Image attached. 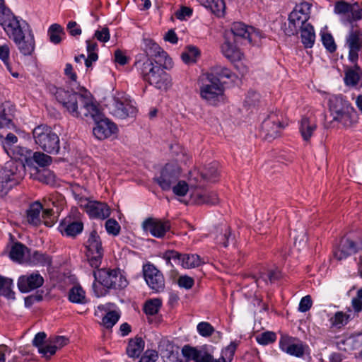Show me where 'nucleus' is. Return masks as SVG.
Listing matches in <instances>:
<instances>
[{
    "label": "nucleus",
    "instance_id": "34",
    "mask_svg": "<svg viewBox=\"0 0 362 362\" xmlns=\"http://www.w3.org/2000/svg\"><path fill=\"white\" fill-rule=\"evenodd\" d=\"M159 351L166 362H183L179 358L177 352L173 351V346L168 341L161 342L159 344Z\"/></svg>",
    "mask_w": 362,
    "mask_h": 362
},
{
    "label": "nucleus",
    "instance_id": "58",
    "mask_svg": "<svg viewBox=\"0 0 362 362\" xmlns=\"http://www.w3.org/2000/svg\"><path fill=\"white\" fill-rule=\"evenodd\" d=\"M158 358V354L155 350H146L139 362H155Z\"/></svg>",
    "mask_w": 362,
    "mask_h": 362
},
{
    "label": "nucleus",
    "instance_id": "47",
    "mask_svg": "<svg viewBox=\"0 0 362 362\" xmlns=\"http://www.w3.org/2000/svg\"><path fill=\"white\" fill-rule=\"evenodd\" d=\"M161 305L162 302L160 299H150L145 303L144 311L146 315H154L158 313Z\"/></svg>",
    "mask_w": 362,
    "mask_h": 362
},
{
    "label": "nucleus",
    "instance_id": "52",
    "mask_svg": "<svg viewBox=\"0 0 362 362\" xmlns=\"http://www.w3.org/2000/svg\"><path fill=\"white\" fill-rule=\"evenodd\" d=\"M173 193L178 197H185L189 191V185L184 180H178L171 188Z\"/></svg>",
    "mask_w": 362,
    "mask_h": 362
},
{
    "label": "nucleus",
    "instance_id": "3",
    "mask_svg": "<svg viewBox=\"0 0 362 362\" xmlns=\"http://www.w3.org/2000/svg\"><path fill=\"white\" fill-rule=\"evenodd\" d=\"M234 74L228 68L219 65L211 67L206 74L205 84V102L214 106L226 101L224 95L225 79H230Z\"/></svg>",
    "mask_w": 362,
    "mask_h": 362
},
{
    "label": "nucleus",
    "instance_id": "37",
    "mask_svg": "<svg viewBox=\"0 0 362 362\" xmlns=\"http://www.w3.org/2000/svg\"><path fill=\"white\" fill-rule=\"evenodd\" d=\"M301 31V42L306 48H311L315 40V33L313 26L310 23L300 28Z\"/></svg>",
    "mask_w": 362,
    "mask_h": 362
},
{
    "label": "nucleus",
    "instance_id": "15",
    "mask_svg": "<svg viewBox=\"0 0 362 362\" xmlns=\"http://www.w3.org/2000/svg\"><path fill=\"white\" fill-rule=\"evenodd\" d=\"M279 349L287 354L296 358H303L310 354L309 346L296 338L282 335L279 339Z\"/></svg>",
    "mask_w": 362,
    "mask_h": 362
},
{
    "label": "nucleus",
    "instance_id": "29",
    "mask_svg": "<svg viewBox=\"0 0 362 362\" xmlns=\"http://www.w3.org/2000/svg\"><path fill=\"white\" fill-rule=\"evenodd\" d=\"M83 229V224L81 221L70 219L64 220L59 225V230L63 235L69 237H75L80 234Z\"/></svg>",
    "mask_w": 362,
    "mask_h": 362
},
{
    "label": "nucleus",
    "instance_id": "23",
    "mask_svg": "<svg viewBox=\"0 0 362 362\" xmlns=\"http://www.w3.org/2000/svg\"><path fill=\"white\" fill-rule=\"evenodd\" d=\"M225 41L221 45V52L225 57L230 62H238L242 59L243 53L238 47V41L234 40L231 35L225 34Z\"/></svg>",
    "mask_w": 362,
    "mask_h": 362
},
{
    "label": "nucleus",
    "instance_id": "46",
    "mask_svg": "<svg viewBox=\"0 0 362 362\" xmlns=\"http://www.w3.org/2000/svg\"><path fill=\"white\" fill-rule=\"evenodd\" d=\"M219 172L217 162L211 163L205 170V182L214 183L218 180Z\"/></svg>",
    "mask_w": 362,
    "mask_h": 362
},
{
    "label": "nucleus",
    "instance_id": "61",
    "mask_svg": "<svg viewBox=\"0 0 362 362\" xmlns=\"http://www.w3.org/2000/svg\"><path fill=\"white\" fill-rule=\"evenodd\" d=\"M177 284L181 288L189 289L194 285V279L187 275L181 276L177 280Z\"/></svg>",
    "mask_w": 362,
    "mask_h": 362
},
{
    "label": "nucleus",
    "instance_id": "63",
    "mask_svg": "<svg viewBox=\"0 0 362 362\" xmlns=\"http://www.w3.org/2000/svg\"><path fill=\"white\" fill-rule=\"evenodd\" d=\"M40 180L49 185H54L56 182L55 175L50 171H45L40 175Z\"/></svg>",
    "mask_w": 362,
    "mask_h": 362
},
{
    "label": "nucleus",
    "instance_id": "56",
    "mask_svg": "<svg viewBox=\"0 0 362 362\" xmlns=\"http://www.w3.org/2000/svg\"><path fill=\"white\" fill-rule=\"evenodd\" d=\"M18 138L15 134L9 133L6 135L3 146L5 151L9 156H12L9 152L11 151V146L16 144Z\"/></svg>",
    "mask_w": 362,
    "mask_h": 362
},
{
    "label": "nucleus",
    "instance_id": "40",
    "mask_svg": "<svg viewBox=\"0 0 362 362\" xmlns=\"http://www.w3.org/2000/svg\"><path fill=\"white\" fill-rule=\"evenodd\" d=\"M10 46L8 44H3L0 45V60L5 65L6 69L11 73V74L15 77L18 78L19 74L18 72H13V69L11 64V58H10Z\"/></svg>",
    "mask_w": 362,
    "mask_h": 362
},
{
    "label": "nucleus",
    "instance_id": "32",
    "mask_svg": "<svg viewBox=\"0 0 362 362\" xmlns=\"http://www.w3.org/2000/svg\"><path fill=\"white\" fill-rule=\"evenodd\" d=\"M183 357L187 361L204 362L202 350L189 344L184 345L181 350Z\"/></svg>",
    "mask_w": 362,
    "mask_h": 362
},
{
    "label": "nucleus",
    "instance_id": "12",
    "mask_svg": "<svg viewBox=\"0 0 362 362\" xmlns=\"http://www.w3.org/2000/svg\"><path fill=\"white\" fill-rule=\"evenodd\" d=\"M142 49L146 54V59H153L156 64H160L164 69H171L173 67L172 59L165 51L151 39H144Z\"/></svg>",
    "mask_w": 362,
    "mask_h": 362
},
{
    "label": "nucleus",
    "instance_id": "44",
    "mask_svg": "<svg viewBox=\"0 0 362 362\" xmlns=\"http://www.w3.org/2000/svg\"><path fill=\"white\" fill-rule=\"evenodd\" d=\"M47 33L50 42L54 45L59 44L62 40V36L65 35L63 28L57 23L50 25Z\"/></svg>",
    "mask_w": 362,
    "mask_h": 362
},
{
    "label": "nucleus",
    "instance_id": "4",
    "mask_svg": "<svg viewBox=\"0 0 362 362\" xmlns=\"http://www.w3.org/2000/svg\"><path fill=\"white\" fill-rule=\"evenodd\" d=\"M95 281L108 289H122L127 286L128 281L118 269H101L93 271ZM93 289L97 297L105 295L103 289L98 288L96 282L93 284Z\"/></svg>",
    "mask_w": 362,
    "mask_h": 362
},
{
    "label": "nucleus",
    "instance_id": "53",
    "mask_svg": "<svg viewBox=\"0 0 362 362\" xmlns=\"http://www.w3.org/2000/svg\"><path fill=\"white\" fill-rule=\"evenodd\" d=\"M32 159L41 167L47 166L52 163V158L42 152H35L33 154Z\"/></svg>",
    "mask_w": 362,
    "mask_h": 362
},
{
    "label": "nucleus",
    "instance_id": "21",
    "mask_svg": "<svg viewBox=\"0 0 362 362\" xmlns=\"http://www.w3.org/2000/svg\"><path fill=\"white\" fill-rule=\"evenodd\" d=\"M143 228L153 237L161 238L170 229V223L168 220H159L149 218L144 221Z\"/></svg>",
    "mask_w": 362,
    "mask_h": 362
},
{
    "label": "nucleus",
    "instance_id": "24",
    "mask_svg": "<svg viewBox=\"0 0 362 362\" xmlns=\"http://www.w3.org/2000/svg\"><path fill=\"white\" fill-rule=\"evenodd\" d=\"M165 69L163 66L157 69L156 72L151 77L148 78L146 83L157 89L167 90L172 86V80L170 76Z\"/></svg>",
    "mask_w": 362,
    "mask_h": 362
},
{
    "label": "nucleus",
    "instance_id": "14",
    "mask_svg": "<svg viewBox=\"0 0 362 362\" xmlns=\"http://www.w3.org/2000/svg\"><path fill=\"white\" fill-rule=\"evenodd\" d=\"M181 169L175 163L166 164L154 180L163 191H169L180 176Z\"/></svg>",
    "mask_w": 362,
    "mask_h": 362
},
{
    "label": "nucleus",
    "instance_id": "31",
    "mask_svg": "<svg viewBox=\"0 0 362 362\" xmlns=\"http://www.w3.org/2000/svg\"><path fill=\"white\" fill-rule=\"evenodd\" d=\"M351 310L348 309V313L343 311L336 312L332 317L329 319L332 328L340 329L345 327L354 317L351 316Z\"/></svg>",
    "mask_w": 362,
    "mask_h": 362
},
{
    "label": "nucleus",
    "instance_id": "33",
    "mask_svg": "<svg viewBox=\"0 0 362 362\" xmlns=\"http://www.w3.org/2000/svg\"><path fill=\"white\" fill-rule=\"evenodd\" d=\"M353 64V68H348L344 71V81L345 85L349 87L356 86L360 80L361 68L357 62Z\"/></svg>",
    "mask_w": 362,
    "mask_h": 362
},
{
    "label": "nucleus",
    "instance_id": "45",
    "mask_svg": "<svg viewBox=\"0 0 362 362\" xmlns=\"http://www.w3.org/2000/svg\"><path fill=\"white\" fill-rule=\"evenodd\" d=\"M205 8L218 16H223L225 11V4L223 0H206Z\"/></svg>",
    "mask_w": 362,
    "mask_h": 362
},
{
    "label": "nucleus",
    "instance_id": "13",
    "mask_svg": "<svg viewBox=\"0 0 362 362\" xmlns=\"http://www.w3.org/2000/svg\"><path fill=\"white\" fill-rule=\"evenodd\" d=\"M226 35H231L234 40H243L252 45L257 44L262 37L260 31L241 22L233 23L230 31L226 32Z\"/></svg>",
    "mask_w": 362,
    "mask_h": 362
},
{
    "label": "nucleus",
    "instance_id": "30",
    "mask_svg": "<svg viewBox=\"0 0 362 362\" xmlns=\"http://www.w3.org/2000/svg\"><path fill=\"white\" fill-rule=\"evenodd\" d=\"M42 210V205L39 202H35L31 204L26 211V216L25 217V221L31 226H37L41 222V211Z\"/></svg>",
    "mask_w": 362,
    "mask_h": 362
},
{
    "label": "nucleus",
    "instance_id": "28",
    "mask_svg": "<svg viewBox=\"0 0 362 362\" xmlns=\"http://www.w3.org/2000/svg\"><path fill=\"white\" fill-rule=\"evenodd\" d=\"M358 250V245L356 242L345 238L341 240L339 249L334 252V257L338 260H341L356 253Z\"/></svg>",
    "mask_w": 362,
    "mask_h": 362
},
{
    "label": "nucleus",
    "instance_id": "27",
    "mask_svg": "<svg viewBox=\"0 0 362 362\" xmlns=\"http://www.w3.org/2000/svg\"><path fill=\"white\" fill-rule=\"evenodd\" d=\"M135 66L139 75L145 82L148 81V78L151 77L157 69L162 67L160 64H155L151 59H146L144 62L138 60L135 62Z\"/></svg>",
    "mask_w": 362,
    "mask_h": 362
},
{
    "label": "nucleus",
    "instance_id": "18",
    "mask_svg": "<svg viewBox=\"0 0 362 362\" xmlns=\"http://www.w3.org/2000/svg\"><path fill=\"white\" fill-rule=\"evenodd\" d=\"M345 46L349 50V61L351 63H356L358 60L359 52L362 51V32L358 30H351L346 37Z\"/></svg>",
    "mask_w": 362,
    "mask_h": 362
},
{
    "label": "nucleus",
    "instance_id": "26",
    "mask_svg": "<svg viewBox=\"0 0 362 362\" xmlns=\"http://www.w3.org/2000/svg\"><path fill=\"white\" fill-rule=\"evenodd\" d=\"M317 127L316 119L313 116H304L300 121L299 132L303 141L308 142Z\"/></svg>",
    "mask_w": 362,
    "mask_h": 362
},
{
    "label": "nucleus",
    "instance_id": "38",
    "mask_svg": "<svg viewBox=\"0 0 362 362\" xmlns=\"http://www.w3.org/2000/svg\"><path fill=\"white\" fill-rule=\"evenodd\" d=\"M222 332L217 330L210 323L205 322V344H217L222 339Z\"/></svg>",
    "mask_w": 362,
    "mask_h": 362
},
{
    "label": "nucleus",
    "instance_id": "60",
    "mask_svg": "<svg viewBox=\"0 0 362 362\" xmlns=\"http://www.w3.org/2000/svg\"><path fill=\"white\" fill-rule=\"evenodd\" d=\"M16 154L21 156L18 158L19 159H23L27 163H28L30 158V155L31 154V151H29L25 148L18 147L16 150L13 151V156H16Z\"/></svg>",
    "mask_w": 362,
    "mask_h": 362
},
{
    "label": "nucleus",
    "instance_id": "2",
    "mask_svg": "<svg viewBox=\"0 0 362 362\" xmlns=\"http://www.w3.org/2000/svg\"><path fill=\"white\" fill-rule=\"evenodd\" d=\"M0 25L22 54H32L35 50V41L34 34L28 23L22 19H18L11 10L5 6L0 9Z\"/></svg>",
    "mask_w": 362,
    "mask_h": 362
},
{
    "label": "nucleus",
    "instance_id": "8",
    "mask_svg": "<svg viewBox=\"0 0 362 362\" xmlns=\"http://www.w3.org/2000/svg\"><path fill=\"white\" fill-rule=\"evenodd\" d=\"M107 107L112 115L119 119L134 117L136 112L134 102L124 93H116Z\"/></svg>",
    "mask_w": 362,
    "mask_h": 362
},
{
    "label": "nucleus",
    "instance_id": "49",
    "mask_svg": "<svg viewBox=\"0 0 362 362\" xmlns=\"http://www.w3.org/2000/svg\"><path fill=\"white\" fill-rule=\"evenodd\" d=\"M6 110L5 105L0 106V128H10L13 126V115L11 113L6 112Z\"/></svg>",
    "mask_w": 362,
    "mask_h": 362
},
{
    "label": "nucleus",
    "instance_id": "42",
    "mask_svg": "<svg viewBox=\"0 0 362 362\" xmlns=\"http://www.w3.org/2000/svg\"><path fill=\"white\" fill-rule=\"evenodd\" d=\"M28 261L30 264L35 266H49L52 263L49 256L39 251L29 252Z\"/></svg>",
    "mask_w": 362,
    "mask_h": 362
},
{
    "label": "nucleus",
    "instance_id": "41",
    "mask_svg": "<svg viewBox=\"0 0 362 362\" xmlns=\"http://www.w3.org/2000/svg\"><path fill=\"white\" fill-rule=\"evenodd\" d=\"M13 282L11 279L0 275V296L8 299H15V293L13 291Z\"/></svg>",
    "mask_w": 362,
    "mask_h": 362
},
{
    "label": "nucleus",
    "instance_id": "62",
    "mask_svg": "<svg viewBox=\"0 0 362 362\" xmlns=\"http://www.w3.org/2000/svg\"><path fill=\"white\" fill-rule=\"evenodd\" d=\"M214 350V346L211 344H205V362H224L223 358L221 357L218 359H215L211 356V353Z\"/></svg>",
    "mask_w": 362,
    "mask_h": 362
},
{
    "label": "nucleus",
    "instance_id": "64",
    "mask_svg": "<svg viewBox=\"0 0 362 362\" xmlns=\"http://www.w3.org/2000/svg\"><path fill=\"white\" fill-rule=\"evenodd\" d=\"M95 37L101 42H106L110 40L109 29L106 27L103 28L100 30H96Z\"/></svg>",
    "mask_w": 362,
    "mask_h": 362
},
{
    "label": "nucleus",
    "instance_id": "10",
    "mask_svg": "<svg viewBox=\"0 0 362 362\" xmlns=\"http://www.w3.org/2000/svg\"><path fill=\"white\" fill-rule=\"evenodd\" d=\"M311 4L302 2L297 4L288 16V25L285 30L287 35L291 36L298 33L300 28L308 25L310 18Z\"/></svg>",
    "mask_w": 362,
    "mask_h": 362
},
{
    "label": "nucleus",
    "instance_id": "36",
    "mask_svg": "<svg viewBox=\"0 0 362 362\" xmlns=\"http://www.w3.org/2000/svg\"><path fill=\"white\" fill-rule=\"evenodd\" d=\"M29 249L21 243H15L9 252V257L14 262L22 263L26 253L29 254Z\"/></svg>",
    "mask_w": 362,
    "mask_h": 362
},
{
    "label": "nucleus",
    "instance_id": "20",
    "mask_svg": "<svg viewBox=\"0 0 362 362\" xmlns=\"http://www.w3.org/2000/svg\"><path fill=\"white\" fill-rule=\"evenodd\" d=\"M43 284L44 279L37 272L22 275L18 279V287L21 293H28L37 289Z\"/></svg>",
    "mask_w": 362,
    "mask_h": 362
},
{
    "label": "nucleus",
    "instance_id": "1",
    "mask_svg": "<svg viewBox=\"0 0 362 362\" xmlns=\"http://www.w3.org/2000/svg\"><path fill=\"white\" fill-rule=\"evenodd\" d=\"M54 95L58 103L72 117L92 119L95 122L93 133L98 139L103 140L117 133V125L108 119L102 118L101 110L85 88H81L78 92L57 88Z\"/></svg>",
    "mask_w": 362,
    "mask_h": 362
},
{
    "label": "nucleus",
    "instance_id": "11",
    "mask_svg": "<svg viewBox=\"0 0 362 362\" xmlns=\"http://www.w3.org/2000/svg\"><path fill=\"white\" fill-rule=\"evenodd\" d=\"M86 259L93 269H98L103 258L104 250L100 236L95 230L90 233L86 242Z\"/></svg>",
    "mask_w": 362,
    "mask_h": 362
},
{
    "label": "nucleus",
    "instance_id": "9",
    "mask_svg": "<svg viewBox=\"0 0 362 362\" xmlns=\"http://www.w3.org/2000/svg\"><path fill=\"white\" fill-rule=\"evenodd\" d=\"M334 12L342 24L352 25L362 20V3L339 1L334 4Z\"/></svg>",
    "mask_w": 362,
    "mask_h": 362
},
{
    "label": "nucleus",
    "instance_id": "7",
    "mask_svg": "<svg viewBox=\"0 0 362 362\" xmlns=\"http://www.w3.org/2000/svg\"><path fill=\"white\" fill-rule=\"evenodd\" d=\"M35 143L44 151L50 154H57L60 149L59 138L47 125H39L33 130Z\"/></svg>",
    "mask_w": 362,
    "mask_h": 362
},
{
    "label": "nucleus",
    "instance_id": "55",
    "mask_svg": "<svg viewBox=\"0 0 362 362\" xmlns=\"http://www.w3.org/2000/svg\"><path fill=\"white\" fill-rule=\"evenodd\" d=\"M105 228L108 234L117 235L120 231V226L118 222L112 218L108 219L105 223Z\"/></svg>",
    "mask_w": 362,
    "mask_h": 362
},
{
    "label": "nucleus",
    "instance_id": "48",
    "mask_svg": "<svg viewBox=\"0 0 362 362\" xmlns=\"http://www.w3.org/2000/svg\"><path fill=\"white\" fill-rule=\"evenodd\" d=\"M256 341L261 345H268L274 342L276 339V335L274 332H264L256 336Z\"/></svg>",
    "mask_w": 362,
    "mask_h": 362
},
{
    "label": "nucleus",
    "instance_id": "43",
    "mask_svg": "<svg viewBox=\"0 0 362 362\" xmlns=\"http://www.w3.org/2000/svg\"><path fill=\"white\" fill-rule=\"evenodd\" d=\"M69 300L74 303L85 304L87 302L86 293L79 286L71 288L69 292Z\"/></svg>",
    "mask_w": 362,
    "mask_h": 362
},
{
    "label": "nucleus",
    "instance_id": "51",
    "mask_svg": "<svg viewBox=\"0 0 362 362\" xmlns=\"http://www.w3.org/2000/svg\"><path fill=\"white\" fill-rule=\"evenodd\" d=\"M238 346L237 341H232L228 346L221 351V358H223L224 362H231L235 350Z\"/></svg>",
    "mask_w": 362,
    "mask_h": 362
},
{
    "label": "nucleus",
    "instance_id": "19",
    "mask_svg": "<svg viewBox=\"0 0 362 362\" xmlns=\"http://www.w3.org/2000/svg\"><path fill=\"white\" fill-rule=\"evenodd\" d=\"M282 129L283 126L277 116L272 114L262 124L261 136L264 139L271 141L279 136Z\"/></svg>",
    "mask_w": 362,
    "mask_h": 362
},
{
    "label": "nucleus",
    "instance_id": "35",
    "mask_svg": "<svg viewBox=\"0 0 362 362\" xmlns=\"http://www.w3.org/2000/svg\"><path fill=\"white\" fill-rule=\"evenodd\" d=\"M202 52L197 47L189 45L185 47V51L181 54V59L187 65L195 64L201 57Z\"/></svg>",
    "mask_w": 362,
    "mask_h": 362
},
{
    "label": "nucleus",
    "instance_id": "39",
    "mask_svg": "<svg viewBox=\"0 0 362 362\" xmlns=\"http://www.w3.org/2000/svg\"><path fill=\"white\" fill-rule=\"evenodd\" d=\"M145 346L144 341L141 338L132 339L127 347V353L129 357H139Z\"/></svg>",
    "mask_w": 362,
    "mask_h": 362
},
{
    "label": "nucleus",
    "instance_id": "57",
    "mask_svg": "<svg viewBox=\"0 0 362 362\" xmlns=\"http://www.w3.org/2000/svg\"><path fill=\"white\" fill-rule=\"evenodd\" d=\"M192 15V10L187 6H182L175 12V16L181 21H185Z\"/></svg>",
    "mask_w": 362,
    "mask_h": 362
},
{
    "label": "nucleus",
    "instance_id": "50",
    "mask_svg": "<svg viewBox=\"0 0 362 362\" xmlns=\"http://www.w3.org/2000/svg\"><path fill=\"white\" fill-rule=\"evenodd\" d=\"M119 314L117 311H110L102 319V325L106 328H112L119 320Z\"/></svg>",
    "mask_w": 362,
    "mask_h": 362
},
{
    "label": "nucleus",
    "instance_id": "59",
    "mask_svg": "<svg viewBox=\"0 0 362 362\" xmlns=\"http://www.w3.org/2000/svg\"><path fill=\"white\" fill-rule=\"evenodd\" d=\"M312 304L311 297L309 295L305 296L301 298L299 303L298 310L302 313H305L310 309Z\"/></svg>",
    "mask_w": 362,
    "mask_h": 362
},
{
    "label": "nucleus",
    "instance_id": "17",
    "mask_svg": "<svg viewBox=\"0 0 362 362\" xmlns=\"http://www.w3.org/2000/svg\"><path fill=\"white\" fill-rule=\"evenodd\" d=\"M143 274L146 283L153 292L160 293L164 291L165 279L163 274L153 264H144Z\"/></svg>",
    "mask_w": 362,
    "mask_h": 362
},
{
    "label": "nucleus",
    "instance_id": "16",
    "mask_svg": "<svg viewBox=\"0 0 362 362\" xmlns=\"http://www.w3.org/2000/svg\"><path fill=\"white\" fill-rule=\"evenodd\" d=\"M167 264L173 265L171 261L184 269H192L201 263V258L197 254H181L175 250H167L163 255Z\"/></svg>",
    "mask_w": 362,
    "mask_h": 362
},
{
    "label": "nucleus",
    "instance_id": "5",
    "mask_svg": "<svg viewBox=\"0 0 362 362\" xmlns=\"http://www.w3.org/2000/svg\"><path fill=\"white\" fill-rule=\"evenodd\" d=\"M25 175L24 165L10 160L0 170V197L5 196L15 185H18Z\"/></svg>",
    "mask_w": 362,
    "mask_h": 362
},
{
    "label": "nucleus",
    "instance_id": "25",
    "mask_svg": "<svg viewBox=\"0 0 362 362\" xmlns=\"http://www.w3.org/2000/svg\"><path fill=\"white\" fill-rule=\"evenodd\" d=\"M209 236L214 239L216 244L227 247L230 242L233 241L230 230L226 225H220L211 230Z\"/></svg>",
    "mask_w": 362,
    "mask_h": 362
},
{
    "label": "nucleus",
    "instance_id": "54",
    "mask_svg": "<svg viewBox=\"0 0 362 362\" xmlns=\"http://www.w3.org/2000/svg\"><path fill=\"white\" fill-rule=\"evenodd\" d=\"M322 42L329 52H334L336 50L337 46L331 34L325 33H322Z\"/></svg>",
    "mask_w": 362,
    "mask_h": 362
},
{
    "label": "nucleus",
    "instance_id": "22",
    "mask_svg": "<svg viewBox=\"0 0 362 362\" xmlns=\"http://www.w3.org/2000/svg\"><path fill=\"white\" fill-rule=\"evenodd\" d=\"M81 206L84 207L86 211L91 218L105 219L110 214L109 206L103 202L86 199L81 204Z\"/></svg>",
    "mask_w": 362,
    "mask_h": 362
},
{
    "label": "nucleus",
    "instance_id": "6",
    "mask_svg": "<svg viewBox=\"0 0 362 362\" xmlns=\"http://www.w3.org/2000/svg\"><path fill=\"white\" fill-rule=\"evenodd\" d=\"M329 109L333 121L344 127L351 124L355 110L342 95H334L329 98Z\"/></svg>",
    "mask_w": 362,
    "mask_h": 362
}]
</instances>
